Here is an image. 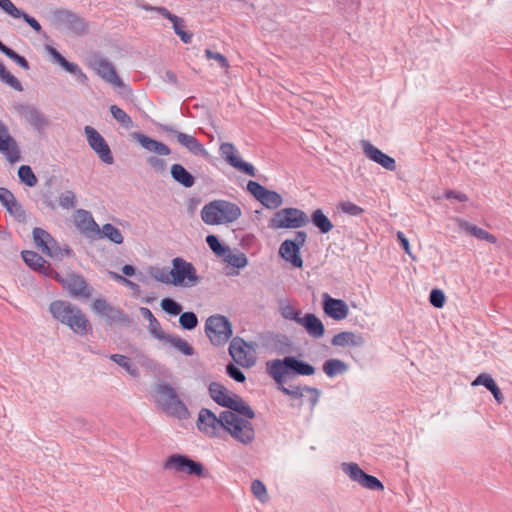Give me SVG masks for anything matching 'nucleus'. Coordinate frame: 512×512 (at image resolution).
<instances>
[{
  "label": "nucleus",
  "instance_id": "f257e3e1",
  "mask_svg": "<svg viewBox=\"0 0 512 512\" xmlns=\"http://www.w3.org/2000/svg\"><path fill=\"white\" fill-rule=\"evenodd\" d=\"M53 318L68 326L74 333L84 336L92 331V325L86 314L76 305L55 300L49 305Z\"/></svg>",
  "mask_w": 512,
  "mask_h": 512
},
{
  "label": "nucleus",
  "instance_id": "f03ea898",
  "mask_svg": "<svg viewBox=\"0 0 512 512\" xmlns=\"http://www.w3.org/2000/svg\"><path fill=\"white\" fill-rule=\"evenodd\" d=\"M266 370L277 384H283L290 375L310 376L315 373V368L311 364L294 356L268 361Z\"/></svg>",
  "mask_w": 512,
  "mask_h": 512
},
{
  "label": "nucleus",
  "instance_id": "7ed1b4c3",
  "mask_svg": "<svg viewBox=\"0 0 512 512\" xmlns=\"http://www.w3.org/2000/svg\"><path fill=\"white\" fill-rule=\"evenodd\" d=\"M154 397L156 403L167 414L180 420L187 419L189 417L188 408L179 398L176 389L170 384L160 383L156 385L154 390Z\"/></svg>",
  "mask_w": 512,
  "mask_h": 512
},
{
  "label": "nucleus",
  "instance_id": "20e7f679",
  "mask_svg": "<svg viewBox=\"0 0 512 512\" xmlns=\"http://www.w3.org/2000/svg\"><path fill=\"white\" fill-rule=\"evenodd\" d=\"M222 419L224 420L223 429L237 441L243 444H249L254 440L255 431L252 423L247 419H242L231 411H223Z\"/></svg>",
  "mask_w": 512,
  "mask_h": 512
},
{
  "label": "nucleus",
  "instance_id": "39448f33",
  "mask_svg": "<svg viewBox=\"0 0 512 512\" xmlns=\"http://www.w3.org/2000/svg\"><path fill=\"white\" fill-rule=\"evenodd\" d=\"M205 333L213 345L223 346L232 337L231 322L223 315H212L205 322Z\"/></svg>",
  "mask_w": 512,
  "mask_h": 512
},
{
  "label": "nucleus",
  "instance_id": "423d86ee",
  "mask_svg": "<svg viewBox=\"0 0 512 512\" xmlns=\"http://www.w3.org/2000/svg\"><path fill=\"white\" fill-rule=\"evenodd\" d=\"M33 240L36 247L51 258L62 260L64 257L74 256L70 247H60L54 238L42 228L36 227L33 229Z\"/></svg>",
  "mask_w": 512,
  "mask_h": 512
},
{
  "label": "nucleus",
  "instance_id": "0eeeda50",
  "mask_svg": "<svg viewBox=\"0 0 512 512\" xmlns=\"http://www.w3.org/2000/svg\"><path fill=\"white\" fill-rule=\"evenodd\" d=\"M164 468L173 470L177 473H185L187 475L196 476L199 478H208L210 474L201 462L195 461L190 457L182 454L170 455L165 463Z\"/></svg>",
  "mask_w": 512,
  "mask_h": 512
},
{
  "label": "nucleus",
  "instance_id": "6e6552de",
  "mask_svg": "<svg viewBox=\"0 0 512 512\" xmlns=\"http://www.w3.org/2000/svg\"><path fill=\"white\" fill-rule=\"evenodd\" d=\"M172 266L170 270L172 285L192 287L199 283L200 278L192 263L181 257H176L172 260Z\"/></svg>",
  "mask_w": 512,
  "mask_h": 512
},
{
  "label": "nucleus",
  "instance_id": "1a4fd4ad",
  "mask_svg": "<svg viewBox=\"0 0 512 512\" xmlns=\"http://www.w3.org/2000/svg\"><path fill=\"white\" fill-rule=\"evenodd\" d=\"M307 234L305 231H296L293 239L284 240L279 247V255L295 268H302L303 259L300 249L305 245Z\"/></svg>",
  "mask_w": 512,
  "mask_h": 512
},
{
  "label": "nucleus",
  "instance_id": "9d476101",
  "mask_svg": "<svg viewBox=\"0 0 512 512\" xmlns=\"http://www.w3.org/2000/svg\"><path fill=\"white\" fill-rule=\"evenodd\" d=\"M51 273H54L53 279L58 281L71 297L87 299L92 295V288L81 275L70 273L63 277L55 270H51Z\"/></svg>",
  "mask_w": 512,
  "mask_h": 512
},
{
  "label": "nucleus",
  "instance_id": "9b49d317",
  "mask_svg": "<svg viewBox=\"0 0 512 512\" xmlns=\"http://www.w3.org/2000/svg\"><path fill=\"white\" fill-rule=\"evenodd\" d=\"M341 469L351 481L358 483L363 488L369 490H382L384 488L378 478L365 473L357 463L343 462Z\"/></svg>",
  "mask_w": 512,
  "mask_h": 512
},
{
  "label": "nucleus",
  "instance_id": "f8f14e48",
  "mask_svg": "<svg viewBox=\"0 0 512 512\" xmlns=\"http://www.w3.org/2000/svg\"><path fill=\"white\" fill-rule=\"evenodd\" d=\"M15 111L37 132H44L50 125L48 117L36 106L25 103L14 105Z\"/></svg>",
  "mask_w": 512,
  "mask_h": 512
},
{
  "label": "nucleus",
  "instance_id": "ddd939ff",
  "mask_svg": "<svg viewBox=\"0 0 512 512\" xmlns=\"http://www.w3.org/2000/svg\"><path fill=\"white\" fill-rule=\"evenodd\" d=\"M84 134L89 147L95 152L99 159L107 165L113 164L114 157L104 137L94 127L89 125L84 127Z\"/></svg>",
  "mask_w": 512,
  "mask_h": 512
},
{
  "label": "nucleus",
  "instance_id": "4468645a",
  "mask_svg": "<svg viewBox=\"0 0 512 512\" xmlns=\"http://www.w3.org/2000/svg\"><path fill=\"white\" fill-rule=\"evenodd\" d=\"M309 222L308 215L297 208H285L276 213L273 226L276 228L297 229Z\"/></svg>",
  "mask_w": 512,
  "mask_h": 512
},
{
  "label": "nucleus",
  "instance_id": "2eb2a0df",
  "mask_svg": "<svg viewBox=\"0 0 512 512\" xmlns=\"http://www.w3.org/2000/svg\"><path fill=\"white\" fill-rule=\"evenodd\" d=\"M91 66L96 74L106 83L114 87H122L123 82L119 77L115 66L108 59L101 56H94L91 59Z\"/></svg>",
  "mask_w": 512,
  "mask_h": 512
},
{
  "label": "nucleus",
  "instance_id": "dca6fc26",
  "mask_svg": "<svg viewBox=\"0 0 512 512\" xmlns=\"http://www.w3.org/2000/svg\"><path fill=\"white\" fill-rule=\"evenodd\" d=\"M158 127L162 132L175 136L178 143L193 155L200 156L207 154L204 145L195 136L180 132L168 124H159Z\"/></svg>",
  "mask_w": 512,
  "mask_h": 512
},
{
  "label": "nucleus",
  "instance_id": "f3484780",
  "mask_svg": "<svg viewBox=\"0 0 512 512\" xmlns=\"http://www.w3.org/2000/svg\"><path fill=\"white\" fill-rule=\"evenodd\" d=\"M221 157L233 168L238 169L242 173L255 177V167L237 155V150L234 144L225 142L220 145L219 148Z\"/></svg>",
  "mask_w": 512,
  "mask_h": 512
},
{
  "label": "nucleus",
  "instance_id": "a211bd4d",
  "mask_svg": "<svg viewBox=\"0 0 512 512\" xmlns=\"http://www.w3.org/2000/svg\"><path fill=\"white\" fill-rule=\"evenodd\" d=\"M54 23L59 28H65L75 34L85 32L84 20L69 10H57L53 14Z\"/></svg>",
  "mask_w": 512,
  "mask_h": 512
},
{
  "label": "nucleus",
  "instance_id": "6ab92c4d",
  "mask_svg": "<svg viewBox=\"0 0 512 512\" xmlns=\"http://www.w3.org/2000/svg\"><path fill=\"white\" fill-rule=\"evenodd\" d=\"M224 420L222 419V412L217 417L212 411L202 408L199 412L197 427L198 429L209 437L216 436L219 429H223Z\"/></svg>",
  "mask_w": 512,
  "mask_h": 512
},
{
  "label": "nucleus",
  "instance_id": "aec40b11",
  "mask_svg": "<svg viewBox=\"0 0 512 512\" xmlns=\"http://www.w3.org/2000/svg\"><path fill=\"white\" fill-rule=\"evenodd\" d=\"M249 345L240 337H234L229 345V355L240 366L250 368L255 365V357L246 348Z\"/></svg>",
  "mask_w": 512,
  "mask_h": 512
},
{
  "label": "nucleus",
  "instance_id": "412c9836",
  "mask_svg": "<svg viewBox=\"0 0 512 512\" xmlns=\"http://www.w3.org/2000/svg\"><path fill=\"white\" fill-rule=\"evenodd\" d=\"M0 152L10 163H16L21 158L16 141L9 134L7 126L3 123H0Z\"/></svg>",
  "mask_w": 512,
  "mask_h": 512
},
{
  "label": "nucleus",
  "instance_id": "4be33fe9",
  "mask_svg": "<svg viewBox=\"0 0 512 512\" xmlns=\"http://www.w3.org/2000/svg\"><path fill=\"white\" fill-rule=\"evenodd\" d=\"M92 310L96 314L106 318L109 324L124 322L127 318L124 312L109 304L103 298H97L92 303Z\"/></svg>",
  "mask_w": 512,
  "mask_h": 512
},
{
  "label": "nucleus",
  "instance_id": "5701e85b",
  "mask_svg": "<svg viewBox=\"0 0 512 512\" xmlns=\"http://www.w3.org/2000/svg\"><path fill=\"white\" fill-rule=\"evenodd\" d=\"M322 308L324 313L334 320H343L348 316L349 308L345 301L323 294Z\"/></svg>",
  "mask_w": 512,
  "mask_h": 512
},
{
  "label": "nucleus",
  "instance_id": "b1692460",
  "mask_svg": "<svg viewBox=\"0 0 512 512\" xmlns=\"http://www.w3.org/2000/svg\"><path fill=\"white\" fill-rule=\"evenodd\" d=\"M0 9L14 19L22 18L36 33H41L42 26L38 20L17 8L11 0H0Z\"/></svg>",
  "mask_w": 512,
  "mask_h": 512
},
{
  "label": "nucleus",
  "instance_id": "393cba45",
  "mask_svg": "<svg viewBox=\"0 0 512 512\" xmlns=\"http://www.w3.org/2000/svg\"><path fill=\"white\" fill-rule=\"evenodd\" d=\"M74 222L77 229L89 237L94 238L99 232L98 224L95 222L92 214L87 210H77L75 213Z\"/></svg>",
  "mask_w": 512,
  "mask_h": 512
},
{
  "label": "nucleus",
  "instance_id": "a878e982",
  "mask_svg": "<svg viewBox=\"0 0 512 512\" xmlns=\"http://www.w3.org/2000/svg\"><path fill=\"white\" fill-rule=\"evenodd\" d=\"M49 53L53 57V59L68 73L72 74L76 77V80L81 84H86L88 82L87 75L82 71L78 64L69 62L61 53H59L55 48L49 47Z\"/></svg>",
  "mask_w": 512,
  "mask_h": 512
},
{
  "label": "nucleus",
  "instance_id": "bb28decb",
  "mask_svg": "<svg viewBox=\"0 0 512 512\" xmlns=\"http://www.w3.org/2000/svg\"><path fill=\"white\" fill-rule=\"evenodd\" d=\"M22 258L24 262L32 268L35 271H38L45 276L53 278L54 273H51V270H54L51 268L50 264L38 253L34 251H23L22 252Z\"/></svg>",
  "mask_w": 512,
  "mask_h": 512
},
{
  "label": "nucleus",
  "instance_id": "cd10ccee",
  "mask_svg": "<svg viewBox=\"0 0 512 512\" xmlns=\"http://www.w3.org/2000/svg\"><path fill=\"white\" fill-rule=\"evenodd\" d=\"M299 325H301L309 336L319 339L324 336L325 327L322 321L313 313H306L302 316Z\"/></svg>",
  "mask_w": 512,
  "mask_h": 512
},
{
  "label": "nucleus",
  "instance_id": "c85d7f7f",
  "mask_svg": "<svg viewBox=\"0 0 512 512\" xmlns=\"http://www.w3.org/2000/svg\"><path fill=\"white\" fill-rule=\"evenodd\" d=\"M135 138L139 144L146 150L153 152L157 155L168 156L171 153V149L164 143L150 138L141 133H137Z\"/></svg>",
  "mask_w": 512,
  "mask_h": 512
},
{
  "label": "nucleus",
  "instance_id": "c756f323",
  "mask_svg": "<svg viewBox=\"0 0 512 512\" xmlns=\"http://www.w3.org/2000/svg\"><path fill=\"white\" fill-rule=\"evenodd\" d=\"M216 204L220 215V224L233 222L241 215V210L236 204L224 200H216Z\"/></svg>",
  "mask_w": 512,
  "mask_h": 512
},
{
  "label": "nucleus",
  "instance_id": "7c9ffc66",
  "mask_svg": "<svg viewBox=\"0 0 512 512\" xmlns=\"http://www.w3.org/2000/svg\"><path fill=\"white\" fill-rule=\"evenodd\" d=\"M456 222L461 230L467 232L471 236L476 237L477 239L485 240L493 244L496 243L497 241L496 237L493 234L485 231L484 229L476 225L470 224L469 222L460 218H457Z\"/></svg>",
  "mask_w": 512,
  "mask_h": 512
},
{
  "label": "nucleus",
  "instance_id": "2f4dec72",
  "mask_svg": "<svg viewBox=\"0 0 512 512\" xmlns=\"http://www.w3.org/2000/svg\"><path fill=\"white\" fill-rule=\"evenodd\" d=\"M165 19L169 20L173 24L174 33L179 36L180 40L184 44H189L192 41L193 34L189 31H186V22L183 18L169 12H166Z\"/></svg>",
  "mask_w": 512,
  "mask_h": 512
},
{
  "label": "nucleus",
  "instance_id": "473e14b6",
  "mask_svg": "<svg viewBox=\"0 0 512 512\" xmlns=\"http://www.w3.org/2000/svg\"><path fill=\"white\" fill-rule=\"evenodd\" d=\"M332 345L334 346H353L360 347L364 344V339L361 335L355 334L353 332L344 331L340 332L331 340Z\"/></svg>",
  "mask_w": 512,
  "mask_h": 512
},
{
  "label": "nucleus",
  "instance_id": "72a5a7b5",
  "mask_svg": "<svg viewBox=\"0 0 512 512\" xmlns=\"http://www.w3.org/2000/svg\"><path fill=\"white\" fill-rule=\"evenodd\" d=\"M165 343H168L171 347L178 350L181 354L185 356H192L195 353L194 348L184 339L177 335L165 334L161 335V340Z\"/></svg>",
  "mask_w": 512,
  "mask_h": 512
},
{
  "label": "nucleus",
  "instance_id": "f704fd0d",
  "mask_svg": "<svg viewBox=\"0 0 512 512\" xmlns=\"http://www.w3.org/2000/svg\"><path fill=\"white\" fill-rule=\"evenodd\" d=\"M210 397L220 406L226 407L232 398L227 388L219 382H211L208 387Z\"/></svg>",
  "mask_w": 512,
  "mask_h": 512
},
{
  "label": "nucleus",
  "instance_id": "c9c22d12",
  "mask_svg": "<svg viewBox=\"0 0 512 512\" xmlns=\"http://www.w3.org/2000/svg\"><path fill=\"white\" fill-rule=\"evenodd\" d=\"M0 201L18 221L25 220V211L21 204L15 199L14 194H0Z\"/></svg>",
  "mask_w": 512,
  "mask_h": 512
},
{
  "label": "nucleus",
  "instance_id": "e433bc0d",
  "mask_svg": "<svg viewBox=\"0 0 512 512\" xmlns=\"http://www.w3.org/2000/svg\"><path fill=\"white\" fill-rule=\"evenodd\" d=\"M226 408L230 409L229 411L233 413L236 412L246 417L247 420L255 417L253 409L237 394H232V398Z\"/></svg>",
  "mask_w": 512,
  "mask_h": 512
},
{
  "label": "nucleus",
  "instance_id": "4c0bfd02",
  "mask_svg": "<svg viewBox=\"0 0 512 512\" xmlns=\"http://www.w3.org/2000/svg\"><path fill=\"white\" fill-rule=\"evenodd\" d=\"M171 176L185 188L192 187L195 182L194 176L181 164H173L171 166Z\"/></svg>",
  "mask_w": 512,
  "mask_h": 512
},
{
  "label": "nucleus",
  "instance_id": "58836bf2",
  "mask_svg": "<svg viewBox=\"0 0 512 512\" xmlns=\"http://www.w3.org/2000/svg\"><path fill=\"white\" fill-rule=\"evenodd\" d=\"M222 258L227 265L237 269H243L248 265L247 256L245 253L239 250H231L229 248L227 254H225Z\"/></svg>",
  "mask_w": 512,
  "mask_h": 512
},
{
  "label": "nucleus",
  "instance_id": "ea45409f",
  "mask_svg": "<svg viewBox=\"0 0 512 512\" xmlns=\"http://www.w3.org/2000/svg\"><path fill=\"white\" fill-rule=\"evenodd\" d=\"M309 220L323 234H327L333 229L332 222L321 209L314 210Z\"/></svg>",
  "mask_w": 512,
  "mask_h": 512
},
{
  "label": "nucleus",
  "instance_id": "a19ab883",
  "mask_svg": "<svg viewBox=\"0 0 512 512\" xmlns=\"http://www.w3.org/2000/svg\"><path fill=\"white\" fill-rule=\"evenodd\" d=\"M140 313L144 319L149 322V332L158 340H161V335H165L166 333L162 331L160 322L153 315L151 310L146 307L140 308Z\"/></svg>",
  "mask_w": 512,
  "mask_h": 512
},
{
  "label": "nucleus",
  "instance_id": "79ce46f5",
  "mask_svg": "<svg viewBox=\"0 0 512 512\" xmlns=\"http://www.w3.org/2000/svg\"><path fill=\"white\" fill-rule=\"evenodd\" d=\"M98 238H107L115 244H122L124 237L121 231L110 223L105 224L96 234Z\"/></svg>",
  "mask_w": 512,
  "mask_h": 512
},
{
  "label": "nucleus",
  "instance_id": "37998d69",
  "mask_svg": "<svg viewBox=\"0 0 512 512\" xmlns=\"http://www.w3.org/2000/svg\"><path fill=\"white\" fill-rule=\"evenodd\" d=\"M220 215L218 212V207L216 204V200L210 202L205 205L201 211V218L203 222L209 225L220 224Z\"/></svg>",
  "mask_w": 512,
  "mask_h": 512
},
{
  "label": "nucleus",
  "instance_id": "c03bdc74",
  "mask_svg": "<svg viewBox=\"0 0 512 512\" xmlns=\"http://www.w3.org/2000/svg\"><path fill=\"white\" fill-rule=\"evenodd\" d=\"M322 369L328 377H335L344 373L347 370V365L339 359H329L324 362Z\"/></svg>",
  "mask_w": 512,
  "mask_h": 512
},
{
  "label": "nucleus",
  "instance_id": "a18cd8bd",
  "mask_svg": "<svg viewBox=\"0 0 512 512\" xmlns=\"http://www.w3.org/2000/svg\"><path fill=\"white\" fill-rule=\"evenodd\" d=\"M109 358L113 362L117 363L119 366L124 368L131 376H139L138 367L131 361L129 357L121 354H111Z\"/></svg>",
  "mask_w": 512,
  "mask_h": 512
},
{
  "label": "nucleus",
  "instance_id": "49530a36",
  "mask_svg": "<svg viewBox=\"0 0 512 512\" xmlns=\"http://www.w3.org/2000/svg\"><path fill=\"white\" fill-rule=\"evenodd\" d=\"M364 154L370 160L376 162L380 166L384 167V152L380 149L374 147L369 141L362 140L361 141Z\"/></svg>",
  "mask_w": 512,
  "mask_h": 512
},
{
  "label": "nucleus",
  "instance_id": "de8ad7c7",
  "mask_svg": "<svg viewBox=\"0 0 512 512\" xmlns=\"http://www.w3.org/2000/svg\"><path fill=\"white\" fill-rule=\"evenodd\" d=\"M263 206L276 209L282 204L281 194H252Z\"/></svg>",
  "mask_w": 512,
  "mask_h": 512
},
{
  "label": "nucleus",
  "instance_id": "09e8293b",
  "mask_svg": "<svg viewBox=\"0 0 512 512\" xmlns=\"http://www.w3.org/2000/svg\"><path fill=\"white\" fill-rule=\"evenodd\" d=\"M0 80L2 82H4L5 84L9 85L10 87H12L13 89H15L16 91H19V92L23 91V86H22L21 82L14 75H12L6 69L4 64L1 62H0Z\"/></svg>",
  "mask_w": 512,
  "mask_h": 512
},
{
  "label": "nucleus",
  "instance_id": "8fccbe9b",
  "mask_svg": "<svg viewBox=\"0 0 512 512\" xmlns=\"http://www.w3.org/2000/svg\"><path fill=\"white\" fill-rule=\"evenodd\" d=\"M111 115L115 120H117L123 127L131 128L133 126V121L131 117L120 107L117 105H112L110 107Z\"/></svg>",
  "mask_w": 512,
  "mask_h": 512
},
{
  "label": "nucleus",
  "instance_id": "3c124183",
  "mask_svg": "<svg viewBox=\"0 0 512 512\" xmlns=\"http://www.w3.org/2000/svg\"><path fill=\"white\" fill-rule=\"evenodd\" d=\"M338 212L344 213L349 216H360L364 209L350 201H340L336 205Z\"/></svg>",
  "mask_w": 512,
  "mask_h": 512
},
{
  "label": "nucleus",
  "instance_id": "603ef678",
  "mask_svg": "<svg viewBox=\"0 0 512 512\" xmlns=\"http://www.w3.org/2000/svg\"><path fill=\"white\" fill-rule=\"evenodd\" d=\"M18 177L22 183L28 187H33L37 183V178L28 165H22L18 169Z\"/></svg>",
  "mask_w": 512,
  "mask_h": 512
},
{
  "label": "nucleus",
  "instance_id": "864d4df0",
  "mask_svg": "<svg viewBox=\"0 0 512 512\" xmlns=\"http://www.w3.org/2000/svg\"><path fill=\"white\" fill-rule=\"evenodd\" d=\"M206 243L213 253L219 257H223L227 254L229 247L223 245L217 236L210 234L206 237Z\"/></svg>",
  "mask_w": 512,
  "mask_h": 512
},
{
  "label": "nucleus",
  "instance_id": "5fc2aeb1",
  "mask_svg": "<svg viewBox=\"0 0 512 512\" xmlns=\"http://www.w3.org/2000/svg\"><path fill=\"white\" fill-rule=\"evenodd\" d=\"M180 326L186 330H193L198 325V318L194 312L180 313Z\"/></svg>",
  "mask_w": 512,
  "mask_h": 512
},
{
  "label": "nucleus",
  "instance_id": "6e6d98bb",
  "mask_svg": "<svg viewBox=\"0 0 512 512\" xmlns=\"http://www.w3.org/2000/svg\"><path fill=\"white\" fill-rule=\"evenodd\" d=\"M161 308L169 315L177 316L182 312V306L172 298H164L161 300Z\"/></svg>",
  "mask_w": 512,
  "mask_h": 512
},
{
  "label": "nucleus",
  "instance_id": "4d7b16f0",
  "mask_svg": "<svg viewBox=\"0 0 512 512\" xmlns=\"http://www.w3.org/2000/svg\"><path fill=\"white\" fill-rule=\"evenodd\" d=\"M251 491L253 495L262 503L267 502L268 493L264 483L258 479L254 480L251 484Z\"/></svg>",
  "mask_w": 512,
  "mask_h": 512
},
{
  "label": "nucleus",
  "instance_id": "13d9d810",
  "mask_svg": "<svg viewBox=\"0 0 512 512\" xmlns=\"http://www.w3.org/2000/svg\"><path fill=\"white\" fill-rule=\"evenodd\" d=\"M150 274L155 280L164 284L172 285V276L170 275V270L167 268H151Z\"/></svg>",
  "mask_w": 512,
  "mask_h": 512
},
{
  "label": "nucleus",
  "instance_id": "bf43d9fd",
  "mask_svg": "<svg viewBox=\"0 0 512 512\" xmlns=\"http://www.w3.org/2000/svg\"><path fill=\"white\" fill-rule=\"evenodd\" d=\"M278 389L287 396H290L293 399L301 400L303 397V392L305 391L304 387L300 386H291L285 387L283 384H278Z\"/></svg>",
  "mask_w": 512,
  "mask_h": 512
},
{
  "label": "nucleus",
  "instance_id": "052dcab7",
  "mask_svg": "<svg viewBox=\"0 0 512 512\" xmlns=\"http://www.w3.org/2000/svg\"><path fill=\"white\" fill-rule=\"evenodd\" d=\"M205 56L208 59L216 60L219 63L220 67L225 70H228L230 67L228 59L222 53L214 52L210 49H206Z\"/></svg>",
  "mask_w": 512,
  "mask_h": 512
},
{
  "label": "nucleus",
  "instance_id": "680f3d73",
  "mask_svg": "<svg viewBox=\"0 0 512 512\" xmlns=\"http://www.w3.org/2000/svg\"><path fill=\"white\" fill-rule=\"evenodd\" d=\"M226 373L230 378L239 383H243L246 379L244 373L233 363L226 365Z\"/></svg>",
  "mask_w": 512,
  "mask_h": 512
},
{
  "label": "nucleus",
  "instance_id": "e2e57ef3",
  "mask_svg": "<svg viewBox=\"0 0 512 512\" xmlns=\"http://www.w3.org/2000/svg\"><path fill=\"white\" fill-rule=\"evenodd\" d=\"M281 315L283 316V318L288 319V320H293L297 324H299V322L302 318L301 311L294 309L290 305H287L281 309Z\"/></svg>",
  "mask_w": 512,
  "mask_h": 512
},
{
  "label": "nucleus",
  "instance_id": "0e129e2a",
  "mask_svg": "<svg viewBox=\"0 0 512 512\" xmlns=\"http://www.w3.org/2000/svg\"><path fill=\"white\" fill-rule=\"evenodd\" d=\"M479 385H483L488 390H490V389L494 388V386L496 385V382L489 374L482 373V374L478 375L476 377V379L472 382V386H479Z\"/></svg>",
  "mask_w": 512,
  "mask_h": 512
},
{
  "label": "nucleus",
  "instance_id": "69168bd1",
  "mask_svg": "<svg viewBox=\"0 0 512 512\" xmlns=\"http://www.w3.org/2000/svg\"><path fill=\"white\" fill-rule=\"evenodd\" d=\"M430 303L436 308H442L445 303V295L441 290L433 289L430 293Z\"/></svg>",
  "mask_w": 512,
  "mask_h": 512
},
{
  "label": "nucleus",
  "instance_id": "338daca9",
  "mask_svg": "<svg viewBox=\"0 0 512 512\" xmlns=\"http://www.w3.org/2000/svg\"><path fill=\"white\" fill-rule=\"evenodd\" d=\"M7 57L14 61L19 67H21L24 70H29L30 65L27 59L24 56L19 55L16 53L13 49L7 54Z\"/></svg>",
  "mask_w": 512,
  "mask_h": 512
},
{
  "label": "nucleus",
  "instance_id": "774afa93",
  "mask_svg": "<svg viewBox=\"0 0 512 512\" xmlns=\"http://www.w3.org/2000/svg\"><path fill=\"white\" fill-rule=\"evenodd\" d=\"M76 205L75 194L60 197V206L64 209H72Z\"/></svg>",
  "mask_w": 512,
  "mask_h": 512
}]
</instances>
